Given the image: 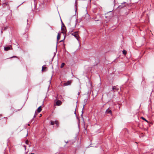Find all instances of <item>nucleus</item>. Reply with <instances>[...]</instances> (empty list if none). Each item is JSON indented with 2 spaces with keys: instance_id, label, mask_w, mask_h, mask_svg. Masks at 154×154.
<instances>
[{
  "instance_id": "nucleus-1",
  "label": "nucleus",
  "mask_w": 154,
  "mask_h": 154,
  "mask_svg": "<svg viewBox=\"0 0 154 154\" xmlns=\"http://www.w3.org/2000/svg\"><path fill=\"white\" fill-rule=\"evenodd\" d=\"M76 19L75 16L72 17H69L66 20V23L69 27L72 29L75 28L76 25Z\"/></svg>"
},
{
  "instance_id": "nucleus-2",
  "label": "nucleus",
  "mask_w": 154,
  "mask_h": 154,
  "mask_svg": "<svg viewBox=\"0 0 154 154\" xmlns=\"http://www.w3.org/2000/svg\"><path fill=\"white\" fill-rule=\"evenodd\" d=\"M78 32H75L71 34V35L74 36L78 40H79V37Z\"/></svg>"
},
{
  "instance_id": "nucleus-3",
  "label": "nucleus",
  "mask_w": 154,
  "mask_h": 154,
  "mask_svg": "<svg viewBox=\"0 0 154 154\" xmlns=\"http://www.w3.org/2000/svg\"><path fill=\"white\" fill-rule=\"evenodd\" d=\"M4 49L5 51H8L10 50H12V46L11 45H10L9 46L5 47L4 48Z\"/></svg>"
},
{
  "instance_id": "nucleus-4",
  "label": "nucleus",
  "mask_w": 154,
  "mask_h": 154,
  "mask_svg": "<svg viewBox=\"0 0 154 154\" xmlns=\"http://www.w3.org/2000/svg\"><path fill=\"white\" fill-rule=\"evenodd\" d=\"M72 83L71 81H69L68 82L64 83L63 84V85L64 86H66L70 85Z\"/></svg>"
},
{
  "instance_id": "nucleus-5",
  "label": "nucleus",
  "mask_w": 154,
  "mask_h": 154,
  "mask_svg": "<svg viewBox=\"0 0 154 154\" xmlns=\"http://www.w3.org/2000/svg\"><path fill=\"white\" fill-rule=\"evenodd\" d=\"M61 29L62 31V33H63V34L64 35V34L66 32V28H65L64 26L63 27H62Z\"/></svg>"
},
{
  "instance_id": "nucleus-6",
  "label": "nucleus",
  "mask_w": 154,
  "mask_h": 154,
  "mask_svg": "<svg viewBox=\"0 0 154 154\" xmlns=\"http://www.w3.org/2000/svg\"><path fill=\"white\" fill-rule=\"evenodd\" d=\"M126 3V2H123L122 3V5H119L118 7V8H121L125 7V4Z\"/></svg>"
},
{
  "instance_id": "nucleus-7",
  "label": "nucleus",
  "mask_w": 154,
  "mask_h": 154,
  "mask_svg": "<svg viewBox=\"0 0 154 154\" xmlns=\"http://www.w3.org/2000/svg\"><path fill=\"white\" fill-rule=\"evenodd\" d=\"M112 90L114 91H117L119 90V88L117 86H114L112 88Z\"/></svg>"
},
{
  "instance_id": "nucleus-8",
  "label": "nucleus",
  "mask_w": 154,
  "mask_h": 154,
  "mask_svg": "<svg viewBox=\"0 0 154 154\" xmlns=\"http://www.w3.org/2000/svg\"><path fill=\"white\" fill-rule=\"evenodd\" d=\"M61 101L59 100L57 101L56 103V105L57 106H60L61 105Z\"/></svg>"
},
{
  "instance_id": "nucleus-9",
  "label": "nucleus",
  "mask_w": 154,
  "mask_h": 154,
  "mask_svg": "<svg viewBox=\"0 0 154 154\" xmlns=\"http://www.w3.org/2000/svg\"><path fill=\"white\" fill-rule=\"evenodd\" d=\"M85 17H85V18L86 19V20L89 19V15L87 13L85 14Z\"/></svg>"
},
{
  "instance_id": "nucleus-10",
  "label": "nucleus",
  "mask_w": 154,
  "mask_h": 154,
  "mask_svg": "<svg viewBox=\"0 0 154 154\" xmlns=\"http://www.w3.org/2000/svg\"><path fill=\"white\" fill-rule=\"evenodd\" d=\"M106 113H109L110 114H111L112 113V112L111 110L108 109L106 110Z\"/></svg>"
},
{
  "instance_id": "nucleus-11",
  "label": "nucleus",
  "mask_w": 154,
  "mask_h": 154,
  "mask_svg": "<svg viewBox=\"0 0 154 154\" xmlns=\"http://www.w3.org/2000/svg\"><path fill=\"white\" fill-rule=\"evenodd\" d=\"M37 112L39 113L42 110L41 106H40L37 109Z\"/></svg>"
},
{
  "instance_id": "nucleus-12",
  "label": "nucleus",
  "mask_w": 154,
  "mask_h": 154,
  "mask_svg": "<svg viewBox=\"0 0 154 154\" xmlns=\"http://www.w3.org/2000/svg\"><path fill=\"white\" fill-rule=\"evenodd\" d=\"M60 33H58L57 35V39L58 41L60 38Z\"/></svg>"
},
{
  "instance_id": "nucleus-13",
  "label": "nucleus",
  "mask_w": 154,
  "mask_h": 154,
  "mask_svg": "<svg viewBox=\"0 0 154 154\" xmlns=\"http://www.w3.org/2000/svg\"><path fill=\"white\" fill-rule=\"evenodd\" d=\"M122 52L123 54L125 55L126 54L127 51L125 50H124Z\"/></svg>"
},
{
  "instance_id": "nucleus-14",
  "label": "nucleus",
  "mask_w": 154,
  "mask_h": 154,
  "mask_svg": "<svg viewBox=\"0 0 154 154\" xmlns=\"http://www.w3.org/2000/svg\"><path fill=\"white\" fill-rule=\"evenodd\" d=\"M55 124L57 126H58L59 123L57 121H55Z\"/></svg>"
},
{
  "instance_id": "nucleus-15",
  "label": "nucleus",
  "mask_w": 154,
  "mask_h": 154,
  "mask_svg": "<svg viewBox=\"0 0 154 154\" xmlns=\"http://www.w3.org/2000/svg\"><path fill=\"white\" fill-rule=\"evenodd\" d=\"M65 64L64 63H62L60 67L61 68H63L65 65Z\"/></svg>"
},
{
  "instance_id": "nucleus-16",
  "label": "nucleus",
  "mask_w": 154,
  "mask_h": 154,
  "mask_svg": "<svg viewBox=\"0 0 154 154\" xmlns=\"http://www.w3.org/2000/svg\"><path fill=\"white\" fill-rule=\"evenodd\" d=\"M55 124V121H51V125H53Z\"/></svg>"
},
{
  "instance_id": "nucleus-17",
  "label": "nucleus",
  "mask_w": 154,
  "mask_h": 154,
  "mask_svg": "<svg viewBox=\"0 0 154 154\" xmlns=\"http://www.w3.org/2000/svg\"><path fill=\"white\" fill-rule=\"evenodd\" d=\"M141 119H142L143 120H144V121H146V122H148V121H147V120H146V119L145 118H144V117H141Z\"/></svg>"
},
{
  "instance_id": "nucleus-18",
  "label": "nucleus",
  "mask_w": 154,
  "mask_h": 154,
  "mask_svg": "<svg viewBox=\"0 0 154 154\" xmlns=\"http://www.w3.org/2000/svg\"><path fill=\"white\" fill-rule=\"evenodd\" d=\"M46 68V67L43 66L42 67V71H43L44 69H45Z\"/></svg>"
},
{
  "instance_id": "nucleus-19",
  "label": "nucleus",
  "mask_w": 154,
  "mask_h": 154,
  "mask_svg": "<svg viewBox=\"0 0 154 154\" xmlns=\"http://www.w3.org/2000/svg\"><path fill=\"white\" fill-rule=\"evenodd\" d=\"M26 144H27L28 143V140H27L26 141Z\"/></svg>"
},
{
  "instance_id": "nucleus-20",
  "label": "nucleus",
  "mask_w": 154,
  "mask_h": 154,
  "mask_svg": "<svg viewBox=\"0 0 154 154\" xmlns=\"http://www.w3.org/2000/svg\"><path fill=\"white\" fill-rule=\"evenodd\" d=\"M78 95H79V92H78Z\"/></svg>"
},
{
  "instance_id": "nucleus-21",
  "label": "nucleus",
  "mask_w": 154,
  "mask_h": 154,
  "mask_svg": "<svg viewBox=\"0 0 154 154\" xmlns=\"http://www.w3.org/2000/svg\"><path fill=\"white\" fill-rule=\"evenodd\" d=\"M1 32L2 33V31H1Z\"/></svg>"
},
{
  "instance_id": "nucleus-22",
  "label": "nucleus",
  "mask_w": 154,
  "mask_h": 154,
  "mask_svg": "<svg viewBox=\"0 0 154 154\" xmlns=\"http://www.w3.org/2000/svg\"><path fill=\"white\" fill-rule=\"evenodd\" d=\"M35 115H34V117L35 118Z\"/></svg>"
},
{
  "instance_id": "nucleus-23",
  "label": "nucleus",
  "mask_w": 154,
  "mask_h": 154,
  "mask_svg": "<svg viewBox=\"0 0 154 154\" xmlns=\"http://www.w3.org/2000/svg\"><path fill=\"white\" fill-rule=\"evenodd\" d=\"M24 147H25V149H26V146H24Z\"/></svg>"
},
{
  "instance_id": "nucleus-24",
  "label": "nucleus",
  "mask_w": 154,
  "mask_h": 154,
  "mask_svg": "<svg viewBox=\"0 0 154 154\" xmlns=\"http://www.w3.org/2000/svg\"><path fill=\"white\" fill-rule=\"evenodd\" d=\"M13 57H16V56H14Z\"/></svg>"
}]
</instances>
